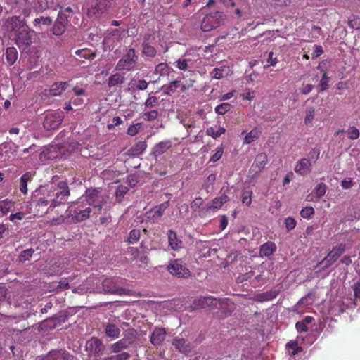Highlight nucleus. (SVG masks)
<instances>
[{"mask_svg":"<svg viewBox=\"0 0 360 360\" xmlns=\"http://www.w3.org/2000/svg\"><path fill=\"white\" fill-rule=\"evenodd\" d=\"M166 335L167 332L165 328H162V327H155L150 336V342L153 345V346H161L166 338Z\"/></svg>","mask_w":360,"mask_h":360,"instance_id":"obj_12","label":"nucleus"},{"mask_svg":"<svg viewBox=\"0 0 360 360\" xmlns=\"http://www.w3.org/2000/svg\"><path fill=\"white\" fill-rule=\"evenodd\" d=\"M158 115L159 112L157 110H149L143 112L142 118L148 122H151V120L157 119Z\"/></svg>","mask_w":360,"mask_h":360,"instance_id":"obj_40","label":"nucleus"},{"mask_svg":"<svg viewBox=\"0 0 360 360\" xmlns=\"http://www.w3.org/2000/svg\"><path fill=\"white\" fill-rule=\"evenodd\" d=\"M169 206V201L167 200L162 202L160 205L153 207L147 213L148 214V217L151 218L153 221L161 218Z\"/></svg>","mask_w":360,"mask_h":360,"instance_id":"obj_14","label":"nucleus"},{"mask_svg":"<svg viewBox=\"0 0 360 360\" xmlns=\"http://www.w3.org/2000/svg\"><path fill=\"white\" fill-rule=\"evenodd\" d=\"M133 343V338H122L117 342L114 343V352H118L124 348L128 347Z\"/></svg>","mask_w":360,"mask_h":360,"instance_id":"obj_32","label":"nucleus"},{"mask_svg":"<svg viewBox=\"0 0 360 360\" xmlns=\"http://www.w3.org/2000/svg\"><path fill=\"white\" fill-rule=\"evenodd\" d=\"M52 24V19L50 17H41L35 18L33 25L39 30H42L41 25L50 26Z\"/></svg>","mask_w":360,"mask_h":360,"instance_id":"obj_35","label":"nucleus"},{"mask_svg":"<svg viewBox=\"0 0 360 360\" xmlns=\"http://www.w3.org/2000/svg\"><path fill=\"white\" fill-rule=\"evenodd\" d=\"M223 153V146L217 148V150H215L214 153L213 154V155L211 156L210 161H211L213 163L216 162V161H218L219 159L221 158Z\"/></svg>","mask_w":360,"mask_h":360,"instance_id":"obj_51","label":"nucleus"},{"mask_svg":"<svg viewBox=\"0 0 360 360\" xmlns=\"http://www.w3.org/2000/svg\"><path fill=\"white\" fill-rule=\"evenodd\" d=\"M86 350L91 354L99 356L103 350V345L100 340L92 338L86 344Z\"/></svg>","mask_w":360,"mask_h":360,"instance_id":"obj_15","label":"nucleus"},{"mask_svg":"<svg viewBox=\"0 0 360 360\" xmlns=\"http://www.w3.org/2000/svg\"><path fill=\"white\" fill-rule=\"evenodd\" d=\"M34 250L32 248L27 249L21 252L19 256V260L21 262H25L30 259Z\"/></svg>","mask_w":360,"mask_h":360,"instance_id":"obj_48","label":"nucleus"},{"mask_svg":"<svg viewBox=\"0 0 360 360\" xmlns=\"http://www.w3.org/2000/svg\"><path fill=\"white\" fill-rule=\"evenodd\" d=\"M141 128L140 123H136L129 127L127 129V134L130 136H134L138 134Z\"/></svg>","mask_w":360,"mask_h":360,"instance_id":"obj_60","label":"nucleus"},{"mask_svg":"<svg viewBox=\"0 0 360 360\" xmlns=\"http://www.w3.org/2000/svg\"><path fill=\"white\" fill-rule=\"evenodd\" d=\"M70 191L65 181L51 183L46 188H40L32 194L31 202L38 211L45 212L52 211L55 207L64 204Z\"/></svg>","mask_w":360,"mask_h":360,"instance_id":"obj_1","label":"nucleus"},{"mask_svg":"<svg viewBox=\"0 0 360 360\" xmlns=\"http://www.w3.org/2000/svg\"><path fill=\"white\" fill-rule=\"evenodd\" d=\"M226 129L224 127L219 126L217 127V129H215V127H210L206 130V134L208 136H210L213 139H217L221 135L225 134Z\"/></svg>","mask_w":360,"mask_h":360,"instance_id":"obj_33","label":"nucleus"},{"mask_svg":"<svg viewBox=\"0 0 360 360\" xmlns=\"http://www.w3.org/2000/svg\"><path fill=\"white\" fill-rule=\"evenodd\" d=\"M231 107V105L229 104V103H222V104L216 106L215 112L219 115H224L230 110Z\"/></svg>","mask_w":360,"mask_h":360,"instance_id":"obj_46","label":"nucleus"},{"mask_svg":"<svg viewBox=\"0 0 360 360\" xmlns=\"http://www.w3.org/2000/svg\"><path fill=\"white\" fill-rule=\"evenodd\" d=\"M140 239V230L133 229L129 233L127 242L129 243H135Z\"/></svg>","mask_w":360,"mask_h":360,"instance_id":"obj_44","label":"nucleus"},{"mask_svg":"<svg viewBox=\"0 0 360 360\" xmlns=\"http://www.w3.org/2000/svg\"><path fill=\"white\" fill-rule=\"evenodd\" d=\"M252 191L250 189H244L242 193V202L243 205L250 206L252 202Z\"/></svg>","mask_w":360,"mask_h":360,"instance_id":"obj_39","label":"nucleus"},{"mask_svg":"<svg viewBox=\"0 0 360 360\" xmlns=\"http://www.w3.org/2000/svg\"><path fill=\"white\" fill-rule=\"evenodd\" d=\"M64 118L63 112L60 110L49 112L44 118V127L46 130L57 129Z\"/></svg>","mask_w":360,"mask_h":360,"instance_id":"obj_6","label":"nucleus"},{"mask_svg":"<svg viewBox=\"0 0 360 360\" xmlns=\"http://www.w3.org/2000/svg\"><path fill=\"white\" fill-rule=\"evenodd\" d=\"M345 251V245H339L338 246L333 248V250L328 252L326 257L323 259L319 264H323L322 269L325 271V269L330 267L332 264L335 263Z\"/></svg>","mask_w":360,"mask_h":360,"instance_id":"obj_8","label":"nucleus"},{"mask_svg":"<svg viewBox=\"0 0 360 360\" xmlns=\"http://www.w3.org/2000/svg\"><path fill=\"white\" fill-rule=\"evenodd\" d=\"M327 186L324 183H319L316 185L314 191L318 198H321L326 193Z\"/></svg>","mask_w":360,"mask_h":360,"instance_id":"obj_42","label":"nucleus"},{"mask_svg":"<svg viewBox=\"0 0 360 360\" xmlns=\"http://www.w3.org/2000/svg\"><path fill=\"white\" fill-rule=\"evenodd\" d=\"M202 202H203V200H202V197H197V198H194V200L192 201V202L191 204L192 210H197L198 209L200 208V207L202 206Z\"/></svg>","mask_w":360,"mask_h":360,"instance_id":"obj_63","label":"nucleus"},{"mask_svg":"<svg viewBox=\"0 0 360 360\" xmlns=\"http://www.w3.org/2000/svg\"><path fill=\"white\" fill-rule=\"evenodd\" d=\"M276 250V246L274 242H267L263 243L260 247L259 254L262 257H268L274 254Z\"/></svg>","mask_w":360,"mask_h":360,"instance_id":"obj_22","label":"nucleus"},{"mask_svg":"<svg viewBox=\"0 0 360 360\" xmlns=\"http://www.w3.org/2000/svg\"><path fill=\"white\" fill-rule=\"evenodd\" d=\"M125 73H115L114 74V84H121L125 81Z\"/></svg>","mask_w":360,"mask_h":360,"instance_id":"obj_61","label":"nucleus"},{"mask_svg":"<svg viewBox=\"0 0 360 360\" xmlns=\"http://www.w3.org/2000/svg\"><path fill=\"white\" fill-rule=\"evenodd\" d=\"M128 191L129 188L126 187V186H118L115 191V197L117 198V200L118 202H120L122 200V197H124V195H125Z\"/></svg>","mask_w":360,"mask_h":360,"instance_id":"obj_45","label":"nucleus"},{"mask_svg":"<svg viewBox=\"0 0 360 360\" xmlns=\"http://www.w3.org/2000/svg\"><path fill=\"white\" fill-rule=\"evenodd\" d=\"M180 85V80L172 81L168 84L163 85V92L166 94H171L177 92Z\"/></svg>","mask_w":360,"mask_h":360,"instance_id":"obj_29","label":"nucleus"},{"mask_svg":"<svg viewBox=\"0 0 360 360\" xmlns=\"http://www.w3.org/2000/svg\"><path fill=\"white\" fill-rule=\"evenodd\" d=\"M139 56L134 48H130L127 51L126 54L123 56L122 58L120 59L116 65V70L119 71H129L136 65Z\"/></svg>","mask_w":360,"mask_h":360,"instance_id":"obj_4","label":"nucleus"},{"mask_svg":"<svg viewBox=\"0 0 360 360\" xmlns=\"http://www.w3.org/2000/svg\"><path fill=\"white\" fill-rule=\"evenodd\" d=\"M268 163V155L264 152L257 154L249 169V175L257 177Z\"/></svg>","mask_w":360,"mask_h":360,"instance_id":"obj_7","label":"nucleus"},{"mask_svg":"<svg viewBox=\"0 0 360 360\" xmlns=\"http://www.w3.org/2000/svg\"><path fill=\"white\" fill-rule=\"evenodd\" d=\"M80 202L69 207L70 214L77 221H83L89 217V214L91 212L90 207L81 208L80 205H78Z\"/></svg>","mask_w":360,"mask_h":360,"instance_id":"obj_10","label":"nucleus"},{"mask_svg":"<svg viewBox=\"0 0 360 360\" xmlns=\"http://www.w3.org/2000/svg\"><path fill=\"white\" fill-rule=\"evenodd\" d=\"M139 181V176L136 174H129L127 176V184L130 186H136Z\"/></svg>","mask_w":360,"mask_h":360,"instance_id":"obj_58","label":"nucleus"},{"mask_svg":"<svg viewBox=\"0 0 360 360\" xmlns=\"http://www.w3.org/2000/svg\"><path fill=\"white\" fill-rule=\"evenodd\" d=\"M34 176L32 172H28L24 174L20 179V190L24 194L27 193V183L32 181Z\"/></svg>","mask_w":360,"mask_h":360,"instance_id":"obj_26","label":"nucleus"},{"mask_svg":"<svg viewBox=\"0 0 360 360\" xmlns=\"http://www.w3.org/2000/svg\"><path fill=\"white\" fill-rule=\"evenodd\" d=\"M172 146L170 140H166L165 141H161L156 143L153 148V153L155 155H161L167 151Z\"/></svg>","mask_w":360,"mask_h":360,"instance_id":"obj_23","label":"nucleus"},{"mask_svg":"<svg viewBox=\"0 0 360 360\" xmlns=\"http://www.w3.org/2000/svg\"><path fill=\"white\" fill-rule=\"evenodd\" d=\"M275 7H285L290 5L292 0H265Z\"/></svg>","mask_w":360,"mask_h":360,"instance_id":"obj_47","label":"nucleus"},{"mask_svg":"<svg viewBox=\"0 0 360 360\" xmlns=\"http://www.w3.org/2000/svg\"><path fill=\"white\" fill-rule=\"evenodd\" d=\"M167 271L173 276L187 278L191 275V271L181 259H172L168 264Z\"/></svg>","mask_w":360,"mask_h":360,"instance_id":"obj_5","label":"nucleus"},{"mask_svg":"<svg viewBox=\"0 0 360 360\" xmlns=\"http://www.w3.org/2000/svg\"><path fill=\"white\" fill-rule=\"evenodd\" d=\"M128 31L127 30H120V28H115L114 30V39H120L123 37L127 35Z\"/></svg>","mask_w":360,"mask_h":360,"instance_id":"obj_62","label":"nucleus"},{"mask_svg":"<svg viewBox=\"0 0 360 360\" xmlns=\"http://www.w3.org/2000/svg\"><path fill=\"white\" fill-rule=\"evenodd\" d=\"M69 15H67L64 11H60L58 14L56 22L67 25L68 23Z\"/></svg>","mask_w":360,"mask_h":360,"instance_id":"obj_54","label":"nucleus"},{"mask_svg":"<svg viewBox=\"0 0 360 360\" xmlns=\"http://www.w3.org/2000/svg\"><path fill=\"white\" fill-rule=\"evenodd\" d=\"M155 71L156 73L160 74V76H168L172 72V68L167 63H161L156 65Z\"/></svg>","mask_w":360,"mask_h":360,"instance_id":"obj_30","label":"nucleus"},{"mask_svg":"<svg viewBox=\"0 0 360 360\" xmlns=\"http://www.w3.org/2000/svg\"><path fill=\"white\" fill-rule=\"evenodd\" d=\"M168 245L171 250L179 251L184 247V243L179 238L178 234L174 230H168L167 232Z\"/></svg>","mask_w":360,"mask_h":360,"instance_id":"obj_13","label":"nucleus"},{"mask_svg":"<svg viewBox=\"0 0 360 360\" xmlns=\"http://www.w3.org/2000/svg\"><path fill=\"white\" fill-rule=\"evenodd\" d=\"M347 133L349 138L352 140L357 139L360 136V131L356 127H350Z\"/></svg>","mask_w":360,"mask_h":360,"instance_id":"obj_52","label":"nucleus"},{"mask_svg":"<svg viewBox=\"0 0 360 360\" xmlns=\"http://www.w3.org/2000/svg\"><path fill=\"white\" fill-rule=\"evenodd\" d=\"M75 53L81 58L88 60H92L96 56V53L88 49H78L75 52Z\"/></svg>","mask_w":360,"mask_h":360,"instance_id":"obj_36","label":"nucleus"},{"mask_svg":"<svg viewBox=\"0 0 360 360\" xmlns=\"http://www.w3.org/2000/svg\"><path fill=\"white\" fill-rule=\"evenodd\" d=\"M8 31L13 33L16 44L20 49H26L35 39V32L29 28L25 21L18 16L8 19L5 23Z\"/></svg>","mask_w":360,"mask_h":360,"instance_id":"obj_2","label":"nucleus"},{"mask_svg":"<svg viewBox=\"0 0 360 360\" xmlns=\"http://www.w3.org/2000/svg\"><path fill=\"white\" fill-rule=\"evenodd\" d=\"M6 58L9 65H12L18 58V51L15 47H8L6 51Z\"/></svg>","mask_w":360,"mask_h":360,"instance_id":"obj_31","label":"nucleus"},{"mask_svg":"<svg viewBox=\"0 0 360 360\" xmlns=\"http://www.w3.org/2000/svg\"><path fill=\"white\" fill-rule=\"evenodd\" d=\"M300 216L304 219H309L315 214V210L312 206H306L300 211Z\"/></svg>","mask_w":360,"mask_h":360,"instance_id":"obj_41","label":"nucleus"},{"mask_svg":"<svg viewBox=\"0 0 360 360\" xmlns=\"http://www.w3.org/2000/svg\"><path fill=\"white\" fill-rule=\"evenodd\" d=\"M100 9L98 4L92 5L88 8L87 15L90 18L96 17L99 13Z\"/></svg>","mask_w":360,"mask_h":360,"instance_id":"obj_56","label":"nucleus"},{"mask_svg":"<svg viewBox=\"0 0 360 360\" xmlns=\"http://www.w3.org/2000/svg\"><path fill=\"white\" fill-rule=\"evenodd\" d=\"M229 199V197L226 195V194H222L220 197L213 198L210 205L207 206L206 210L207 211L219 210L225 202H228Z\"/></svg>","mask_w":360,"mask_h":360,"instance_id":"obj_18","label":"nucleus"},{"mask_svg":"<svg viewBox=\"0 0 360 360\" xmlns=\"http://www.w3.org/2000/svg\"><path fill=\"white\" fill-rule=\"evenodd\" d=\"M142 54L144 56L154 58L157 55V50L155 46L150 44L142 43Z\"/></svg>","mask_w":360,"mask_h":360,"instance_id":"obj_28","label":"nucleus"},{"mask_svg":"<svg viewBox=\"0 0 360 360\" xmlns=\"http://www.w3.org/2000/svg\"><path fill=\"white\" fill-rule=\"evenodd\" d=\"M172 343L176 349L181 354H186L191 351V347L187 345L184 338H174Z\"/></svg>","mask_w":360,"mask_h":360,"instance_id":"obj_20","label":"nucleus"},{"mask_svg":"<svg viewBox=\"0 0 360 360\" xmlns=\"http://www.w3.org/2000/svg\"><path fill=\"white\" fill-rule=\"evenodd\" d=\"M322 72V77L319 84L317 86V89H319V92L321 91H325L328 89L330 79L328 76V73L326 70L321 68V64H319L318 68Z\"/></svg>","mask_w":360,"mask_h":360,"instance_id":"obj_24","label":"nucleus"},{"mask_svg":"<svg viewBox=\"0 0 360 360\" xmlns=\"http://www.w3.org/2000/svg\"><path fill=\"white\" fill-rule=\"evenodd\" d=\"M284 224L288 231H291L296 226L297 221L295 218L289 217L285 219Z\"/></svg>","mask_w":360,"mask_h":360,"instance_id":"obj_55","label":"nucleus"},{"mask_svg":"<svg viewBox=\"0 0 360 360\" xmlns=\"http://www.w3.org/2000/svg\"><path fill=\"white\" fill-rule=\"evenodd\" d=\"M198 302L202 307H212L213 309H219L221 306V301L219 298L212 296L200 297L198 300Z\"/></svg>","mask_w":360,"mask_h":360,"instance_id":"obj_17","label":"nucleus"},{"mask_svg":"<svg viewBox=\"0 0 360 360\" xmlns=\"http://www.w3.org/2000/svg\"><path fill=\"white\" fill-rule=\"evenodd\" d=\"M72 358L65 350H53L49 352L44 360H70Z\"/></svg>","mask_w":360,"mask_h":360,"instance_id":"obj_16","label":"nucleus"},{"mask_svg":"<svg viewBox=\"0 0 360 360\" xmlns=\"http://www.w3.org/2000/svg\"><path fill=\"white\" fill-rule=\"evenodd\" d=\"M216 176L215 174H213V173H212V174L209 175L207 178L205 179L204 184L202 185L203 188L205 189H208L210 186L214 184Z\"/></svg>","mask_w":360,"mask_h":360,"instance_id":"obj_59","label":"nucleus"},{"mask_svg":"<svg viewBox=\"0 0 360 360\" xmlns=\"http://www.w3.org/2000/svg\"><path fill=\"white\" fill-rule=\"evenodd\" d=\"M230 72L229 67L225 66V65H223L222 66L219 68H215L213 69L212 73V78H214L215 79H220V78H223L227 75H229V73Z\"/></svg>","mask_w":360,"mask_h":360,"instance_id":"obj_27","label":"nucleus"},{"mask_svg":"<svg viewBox=\"0 0 360 360\" xmlns=\"http://www.w3.org/2000/svg\"><path fill=\"white\" fill-rule=\"evenodd\" d=\"M315 116V109L314 107H309L306 110L304 122L307 126L311 123Z\"/></svg>","mask_w":360,"mask_h":360,"instance_id":"obj_49","label":"nucleus"},{"mask_svg":"<svg viewBox=\"0 0 360 360\" xmlns=\"http://www.w3.org/2000/svg\"><path fill=\"white\" fill-rule=\"evenodd\" d=\"M199 245L201 248V252H202V254L203 256L206 257V256H211V250H210V248L208 247V245H206L205 243H203V242H200L199 243Z\"/></svg>","mask_w":360,"mask_h":360,"instance_id":"obj_64","label":"nucleus"},{"mask_svg":"<svg viewBox=\"0 0 360 360\" xmlns=\"http://www.w3.org/2000/svg\"><path fill=\"white\" fill-rule=\"evenodd\" d=\"M114 294H118V295H128L130 296V295L133 294L132 290L129 288H119L116 287V285L114 286Z\"/></svg>","mask_w":360,"mask_h":360,"instance_id":"obj_57","label":"nucleus"},{"mask_svg":"<svg viewBox=\"0 0 360 360\" xmlns=\"http://www.w3.org/2000/svg\"><path fill=\"white\" fill-rule=\"evenodd\" d=\"M160 105L159 98L156 96H149L146 98L144 106L145 109H153V108L156 107Z\"/></svg>","mask_w":360,"mask_h":360,"instance_id":"obj_38","label":"nucleus"},{"mask_svg":"<svg viewBox=\"0 0 360 360\" xmlns=\"http://www.w3.org/2000/svg\"><path fill=\"white\" fill-rule=\"evenodd\" d=\"M312 167L313 164L311 160L308 158H301L295 166L294 171L297 173L298 175L304 176L312 171Z\"/></svg>","mask_w":360,"mask_h":360,"instance_id":"obj_11","label":"nucleus"},{"mask_svg":"<svg viewBox=\"0 0 360 360\" xmlns=\"http://www.w3.org/2000/svg\"><path fill=\"white\" fill-rule=\"evenodd\" d=\"M98 193L99 191L98 189L87 190L84 198L89 205H94L95 207H98V209H101V205L97 204V201H98L99 198Z\"/></svg>","mask_w":360,"mask_h":360,"instance_id":"obj_19","label":"nucleus"},{"mask_svg":"<svg viewBox=\"0 0 360 360\" xmlns=\"http://www.w3.org/2000/svg\"><path fill=\"white\" fill-rule=\"evenodd\" d=\"M65 28L66 25L56 22L53 25L52 32L56 36H60L65 32Z\"/></svg>","mask_w":360,"mask_h":360,"instance_id":"obj_43","label":"nucleus"},{"mask_svg":"<svg viewBox=\"0 0 360 360\" xmlns=\"http://www.w3.org/2000/svg\"><path fill=\"white\" fill-rule=\"evenodd\" d=\"M26 3L37 11H44L48 8L56 10L60 8L59 4L54 3L53 0H25Z\"/></svg>","mask_w":360,"mask_h":360,"instance_id":"obj_9","label":"nucleus"},{"mask_svg":"<svg viewBox=\"0 0 360 360\" xmlns=\"http://www.w3.org/2000/svg\"><path fill=\"white\" fill-rule=\"evenodd\" d=\"M261 129H257V127H255L253 129L250 131L248 134H246L244 139V143H250L254 142V141L259 137L261 135Z\"/></svg>","mask_w":360,"mask_h":360,"instance_id":"obj_34","label":"nucleus"},{"mask_svg":"<svg viewBox=\"0 0 360 360\" xmlns=\"http://www.w3.org/2000/svg\"><path fill=\"white\" fill-rule=\"evenodd\" d=\"M68 86V84L66 82H56L51 86L49 93L53 96H59L66 89Z\"/></svg>","mask_w":360,"mask_h":360,"instance_id":"obj_25","label":"nucleus"},{"mask_svg":"<svg viewBox=\"0 0 360 360\" xmlns=\"http://www.w3.org/2000/svg\"><path fill=\"white\" fill-rule=\"evenodd\" d=\"M13 202L8 200H4L0 201V214L1 216L6 215L8 212L10 211L11 207H13Z\"/></svg>","mask_w":360,"mask_h":360,"instance_id":"obj_37","label":"nucleus"},{"mask_svg":"<svg viewBox=\"0 0 360 360\" xmlns=\"http://www.w3.org/2000/svg\"><path fill=\"white\" fill-rule=\"evenodd\" d=\"M277 296V293L275 292H263L258 295L260 301H268L275 298Z\"/></svg>","mask_w":360,"mask_h":360,"instance_id":"obj_53","label":"nucleus"},{"mask_svg":"<svg viewBox=\"0 0 360 360\" xmlns=\"http://www.w3.org/2000/svg\"><path fill=\"white\" fill-rule=\"evenodd\" d=\"M189 60H187L185 58H180L178 59L175 63H174V65L178 69L181 70L182 71H186V70H187L188 68V61Z\"/></svg>","mask_w":360,"mask_h":360,"instance_id":"obj_50","label":"nucleus"},{"mask_svg":"<svg viewBox=\"0 0 360 360\" xmlns=\"http://www.w3.org/2000/svg\"><path fill=\"white\" fill-rule=\"evenodd\" d=\"M225 15L222 11H211L204 15L201 22V29L204 32H209L219 27L224 22Z\"/></svg>","mask_w":360,"mask_h":360,"instance_id":"obj_3","label":"nucleus"},{"mask_svg":"<svg viewBox=\"0 0 360 360\" xmlns=\"http://www.w3.org/2000/svg\"><path fill=\"white\" fill-rule=\"evenodd\" d=\"M147 148V143L146 141L137 142L132 147L129 148L127 151V155L131 156H139L142 155Z\"/></svg>","mask_w":360,"mask_h":360,"instance_id":"obj_21","label":"nucleus"}]
</instances>
